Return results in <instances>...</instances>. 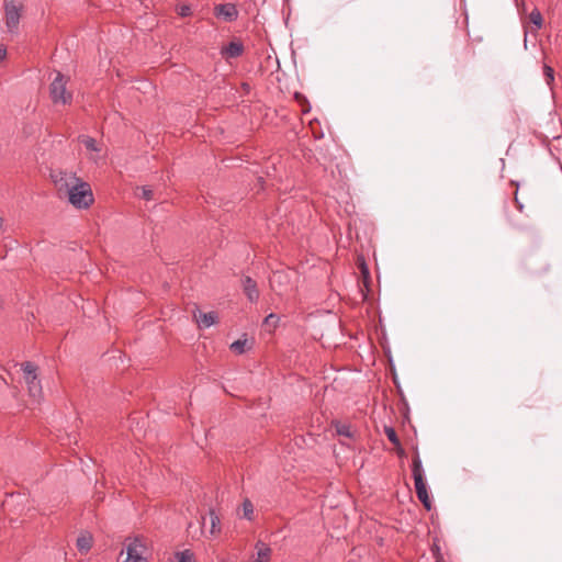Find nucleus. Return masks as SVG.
I'll list each match as a JSON object with an SVG mask.
<instances>
[{
	"label": "nucleus",
	"instance_id": "nucleus-1",
	"mask_svg": "<svg viewBox=\"0 0 562 562\" xmlns=\"http://www.w3.org/2000/svg\"><path fill=\"white\" fill-rule=\"evenodd\" d=\"M54 183L60 196H65L76 209H87L93 203L90 184L75 173L59 171L54 176Z\"/></svg>",
	"mask_w": 562,
	"mask_h": 562
},
{
	"label": "nucleus",
	"instance_id": "nucleus-2",
	"mask_svg": "<svg viewBox=\"0 0 562 562\" xmlns=\"http://www.w3.org/2000/svg\"><path fill=\"white\" fill-rule=\"evenodd\" d=\"M412 472H413L417 497L422 502V504L425 506V508L430 510L431 502H430V498H429V495L427 492V487H426V483L424 480V470H423L422 460L419 458L418 451L415 452V456L413 458Z\"/></svg>",
	"mask_w": 562,
	"mask_h": 562
},
{
	"label": "nucleus",
	"instance_id": "nucleus-3",
	"mask_svg": "<svg viewBox=\"0 0 562 562\" xmlns=\"http://www.w3.org/2000/svg\"><path fill=\"white\" fill-rule=\"evenodd\" d=\"M21 370L24 373V381L26 383L30 396L33 397L34 401H41L43 397V387L37 375V366H35L33 362L25 361L21 363Z\"/></svg>",
	"mask_w": 562,
	"mask_h": 562
},
{
	"label": "nucleus",
	"instance_id": "nucleus-4",
	"mask_svg": "<svg viewBox=\"0 0 562 562\" xmlns=\"http://www.w3.org/2000/svg\"><path fill=\"white\" fill-rule=\"evenodd\" d=\"M66 78L60 72L56 74V77L50 83L49 93L52 101L55 104H69L72 100V94L66 88Z\"/></svg>",
	"mask_w": 562,
	"mask_h": 562
},
{
	"label": "nucleus",
	"instance_id": "nucleus-5",
	"mask_svg": "<svg viewBox=\"0 0 562 562\" xmlns=\"http://www.w3.org/2000/svg\"><path fill=\"white\" fill-rule=\"evenodd\" d=\"M5 13V26L10 33H15L19 27L22 5L14 0H3Z\"/></svg>",
	"mask_w": 562,
	"mask_h": 562
},
{
	"label": "nucleus",
	"instance_id": "nucleus-6",
	"mask_svg": "<svg viewBox=\"0 0 562 562\" xmlns=\"http://www.w3.org/2000/svg\"><path fill=\"white\" fill-rule=\"evenodd\" d=\"M146 550L145 543L139 538L130 540L126 544V559L124 562H146L143 557Z\"/></svg>",
	"mask_w": 562,
	"mask_h": 562
},
{
	"label": "nucleus",
	"instance_id": "nucleus-7",
	"mask_svg": "<svg viewBox=\"0 0 562 562\" xmlns=\"http://www.w3.org/2000/svg\"><path fill=\"white\" fill-rule=\"evenodd\" d=\"M290 279L284 271H274L270 277V286L279 295H282L288 290Z\"/></svg>",
	"mask_w": 562,
	"mask_h": 562
},
{
	"label": "nucleus",
	"instance_id": "nucleus-8",
	"mask_svg": "<svg viewBox=\"0 0 562 562\" xmlns=\"http://www.w3.org/2000/svg\"><path fill=\"white\" fill-rule=\"evenodd\" d=\"M215 15L222 18L225 21H234L238 16V11L233 3H221L214 8Z\"/></svg>",
	"mask_w": 562,
	"mask_h": 562
},
{
	"label": "nucleus",
	"instance_id": "nucleus-9",
	"mask_svg": "<svg viewBox=\"0 0 562 562\" xmlns=\"http://www.w3.org/2000/svg\"><path fill=\"white\" fill-rule=\"evenodd\" d=\"M243 290H244L247 299L251 303H256L259 300V291L257 288V283L250 277H245L243 279Z\"/></svg>",
	"mask_w": 562,
	"mask_h": 562
},
{
	"label": "nucleus",
	"instance_id": "nucleus-10",
	"mask_svg": "<svg viewBox=\"0 0 562 562\" xmlns=\"http://www.w3.org/2000/svg\"><path fill=\"white\" fill-rule=\"evenodd\" d=\"M244 52V45L241 42L233 41L227 46L222 48V56L225 59L237 58Z\"/></svg>",
	"mask_w": 562,
	"mask_h": 562
},
{
	"label": "nucleus",
	"instance_id": "nucleus-11",
	"mask_svg": "<svg viewBox=\"0 0 562 562\" xmlns=\"http://www.w3.org/2000/svg\"><path fill=\"white\" fill-rule=\"evenodd\" d=\"M78 140L86 147L87 150H89L93 154H99L101 151V146L91 136L80 135L78 137Z\"/></svg>",
	"mask_w": 562,
	"mask_h": 562
},
{
	"label": "nucleus",
	"instance_id": "nucleus-12",
	"mask_svg": "<svg viewBox=\"0 0 562 562\" xmlns=\"http://www.w3.org/2000/svg\"><path fill=\"white\" fill-rule=\"evenodd\" d=\"M257 558L252 562H269L271 549L263 542L256 544Z\"/></svg>",
	"mask_w": 562,
	"mask_h": 562
},
{
	"label": "nucleus",
	"instance_id": "nucleus-13",
	"mask_svg": "<svg viewBox=\"0 0 562 562\" xmlns=\"http://www.w3.org/2000/svg\"><path fill=\"white\" fill-rule=\"evenodd\" d=\"M217 321V314L214 312L209 313H200L199 318L196 319L199 326L207 328L214 325Z\"/></svg>",
	"mask_w": 562,
	"mask_h": 562
},
{
	"label": "nucleus",
	"instance_id": "nucleus-14",
	"mask_svg": "<svg viewBox=\"0 0 562 562\" xmlns=\"http://www.w3.org/2000/svg\"><path fill=\"white\" fill-rule=\"evenodd\" d=\"M209 519H210V530H209L210 535L211 536L218 535L221 531V526H220L221 520L214 509H210Z\"/></svg>",
	"mask_w": 562,
	"mask_h": 562
},
{
	"label": "nucleus",
	"instance_id": "nucleus-15",
	"mask_svg": "<svg viewBox=\"0 0 562 562\" xmlns=\"http://www.w3.org/2000/svg\"><path fill=\"white\" fill-rule=\"evenodd\" d=\"M251 344H249L247 338L238 339L231 345V350L237 355H241L246 351V349L250 348Z\"/></svg>",
	"mask_w": 562,
	"mask_h": 562
},
{
	"label": "nucleus",
	"instance_id": "nucleus-16",
	"mask_svg": "<svg viewBox=\"0 0 562 562\" xmlns=\"http://www.w3.org/2000/svg\"><path fill=\"white\" fill-rule=\"evenodd\" d=\"M529 21L535 25L536 31L540 30L543 23L541 12L538 9H533L529 14Z\"/></svg>",
	"mask_w": 562,
	"mask_h": 562
},
{
	"label": "nucleus",
	"instance_id": "nucleus-17",
	"mask_svg": "<svg viewBox=\"0 0 562 562\" xmlns=\"http://www.w3.org/2000/svg\"><path fill=\"white\" fill-rule=\"evenodd\" d=\"M92 540L90 536H81L77 539V548L81 552H88L91 548Z\"/></svg>",
	"mask_w": 562,
	"mask_h": 562
},
{
	"label": "nucleus",
	"instance_id": "nucleus-18",
	"mask_svg": "<svg viewBox=\"0 0 562 562\" xmlns=\"http://www.w3.org/2000/svg\"><path fill=\"white\" fill-rule=\"evenodd\" d=\"M543 76H544V80H546V83L548 85V87L550 89H552L553 87V82H554V70L551 66L544 64L543 67Z\"/></svg>",
	"mask_w": 562,
	"mask_h": 562
},
{
	"label": "nucleus",
	"instance_id": "nucleus-19",
	"mask_svg": "<svg viewBox=\"0 0 562 562\" xmlns=\"http://www.w3.org/2000/svg\"><path fill=\"white\" fill-rule=\"evenodd\" d=\"M175 558L177 562H195L194 554L190 550L179 551Z\"/></svg>",
	"mask_w": 562,
	"mask_h": 562
},
{
	"label": "nucleus",
	"instance_id": "nucleus-20",
	"mask_svg": "<svg viewBox=\"0 0 562 562\" xmlns=\"http://www.w3.org/2000/svg\"><path fill=\"white\" fill-rule=\"evenodd\" d=\"M384 434L394 446H401L397 434L393 427H384Z\"/></svg>",
	"mask_w": 562,
	"mask_h": 562
},
{
	"label": "nucleus",
	"instance_id": "nucleus-21",
	"mask_svg": "<svg viewBox=\"0 0 562 562\" xmlns=\"http://www.w3.org/2000/svg\"><path fill=\"white\" fill-rule=\"evenodd\" d=\"M243 513H244V517L246 519H248V520L252 519L254 505H252V503L249 499H245L243 502Z\"/></svg>",
	"mask_w": 562,
	"mask_h": 562
},
{
	"label": "nucleus",
	"instance_id": "nucleus-22",
	"mask_svg": "<svg viewBox=\"0 0 562 562\" xmlns=\"http://www.w3.org/2000/svg\"><path fill=\"white\" fill-rule=\"evenodd\" d=\"M335 427L338 435L351 437V430L349 425L337 423Z\"/></svg>",
	"mask_w": 562,
	"mask_h": 562
},
{
	"label": "nucleus",
	"instance_id": "nucleus-23",
	"mask_svg": "<svg viewBox=\"0 0 562 562\" xmlns=\"http://www.w3.org/2000/svg\"><path fill=\"white\" fill-rule=\"evenodd\" d=\"M177 13L182 16H189L191 14V7L188 4H181L177 8Z\"/></svg>",
	"mask_w": 562,
	"mask_h": 562
},
{
	"label": "nucleus",
	"instance_id": "nucleus-24",
	"mask_svg": "<svg viewBox=\"0 0 562 562\" xmlns=\"http://www.w3.org/2000/svg\"><path fill=\"white\" fill-rule=\"evenodd\" d=\"M278 321H279V317H278L276 314L271 313V314H269V315L265 318V322H263V323H265V325H267V326L276 327V326H277Z\"/></svg>",
	"mask_w": 562,
	"mask_h": 562
},
{
	"label": "nucleus",
	"instance_id": "nucleus-25",
	"mask_svg": "<svg viewBox=\"0 0 562 562\" xmlns=\"http://www.w3.org/2000/svg\"><path fill=\"white\" fill-rule=\"evenodd\" d=\"M142 198L145 199V200H151L153 199V190L149 189L148 187H143L142 188Z\"/></svg>",
	"mask_w": 562,
	"mask_h": 562
},
{
	"label": "nucleus",
	"instance_id": "nucleus-26",
	"mask_svg": "<svg viewBox=\"0 0 562 562\" xmlns=\"http://www.w3.org/2000/svg\"><path fill=\"white\" fill-rule=\"evenodd\" d=\"M360 267H361V273L363 274L364 280H368V279H369V277H370V273H369V270H368V268H367L366 263H364V262H362V263L360 265Z\"/></svg>",
	"mask_w": 562,
	"mask_h": 562
},
{
	"label": "nucleus",
	"instance_id": "nucleus-27",
	"mask_svg": "<svg viewBox=\"0 0 562 562\" xmlns=\"http://www.w3.org/2000/svg\"><path fill=\"white\" fill-rule=\"evenodd\" d=\"M7 56V48L4 45H0V60L4 59Z\"/></svg>",
	"mask_w": 562,
	"mask_h": 562
},
{
	"label": "nucleus",
	"instance_id": "nucleus-28",
	"mask_svg": "<svg viewBox=\"0 0 562 562\" xmlns=\"http://www.w3.org/2000/svg\"><path fill=\"white\" fill-rule=\"evenodd\" d=\"M3 232V220L0 216V234Z\"/></svg>",
	"mask_w": 562,
	"mask_h": 562
},
{
	"label": "nucleus",
	"instance_id": "nucleus-29",
	"mask_svg": "<svg viewBox=\"0 0 562 562\" xmlns=\"http://www.w3.org/2000/svg\"><path fill=\"white\" fill-rule=\"evenodd\" d=\"M90 159H92V160L97 161L98 156H97V155H91V156H90Z\"/></svg>",
	"mask_w": 562,
	"mask_h": 562
},
{
	"label": "nucleus",
	"instance_id": "nucleus-30",
	"mask_svg": "<svg viewBox=\"0 0 562 562\" xmlns=\"http://www.w3.org/2000/svg\"><path fill=\"white\" fill-rule=\"evenodd\" d=\"M205 524V517H202V525L204 526Z\"/></svg>",
	"mask_w": 562,
	"mask_h": 562
}]
</instances>
